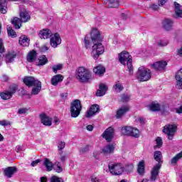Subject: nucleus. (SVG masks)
Returning <instances> with one entry per match:
<instances>
[{
	"label": "nucleus",
	"instance_id": "nucleus-64",
	"mask_svg": "<svg viewBox=\"0 0 182 182\" xmlns=\"http://www.w3.org/2000/svg\"><path fill=\"white\" fill-rule=\"evenodd\" d=\"M177 53H178V56L182 57V47L178 50Z\"/></svg>",
	"mask_w": 182,
	"mask_h": 182
},
{
	"label": "nucleus",
	"instance_id": "nucleus-32",
	"mask_svg": "<svg viewBox=\"0 0 182 182\" xmlns=\"http://www.w3.org/2000/svg\"><path fill=\"white\" fill-rule=\"evenodd\" d=\"M7 0H0V12L1 14H6L8 9Z\"/></svg>",
	"mask_w": 182,
	"mask_h": 182
},
{
	"label": "nucleus",
	"instance_id": "nucleus-29",
	"mask_svg": "<svg viewBox=\"0 0 182 182\" xmlns=\"http://www.w3.org/2000/svg\"><path fill=\"white\" fill-rule=\"evenodd\" d=\"M93 72L95 75L101 76V75H103L106 72V68L103 65H97L93 69Z\"/></svg>",
	"mask_w": 182,
	"mask_h": 182
},
{
	"label": "nucleus",
	"instance_id": "nucleus-45",
	"mask_svg": "<svg viewBox=\"0 0 182 182\" xmlns=\"http://www.w3.org/2000/svg\"><path fill=\"white\" fill-rule=\"evenodd\" d=\"M7 32L9 36H11L12 38H16V33L15 32V31H14V29H12V28L9 27L7 28Z\"/></svg>",
	"mask_w": 182,
	"mask_h": 182
},
{
	"label": "nucleus",
	"instance_id": "nucleus-1",
	"mask_svg": "<svg viewBox=\"0 0 182 182\" xmlns=\"http://www.w3.org/2000/svg\"><path fill=\"white\" fill-rule=\"evenodd\" d=\"M102 35L97 28H93L91 31V41L93 43L91 55L95 60L99 59L100 55L105 53V47L102 44Z\"/></svg>",
	"mask_w": 182,
	"mask_h": 182
},
{
	"label": "nucleus",
	"instance_id": "nucleus-61",
	"mask_svg": "<svg viewBox=\"0 0 182 182\" xmlns=\"http://www.w3.org/2000/svg\"><path fill=\"white\" fill-rule=\"evenodd\" d=\"M176 112L178 113V114H182V106L180 107L176 108Z\"/></svg>",
	"mask_w": 182,
	"mask_h": 182
},
{
	"label": "nucleus",
	"instance_id": "nucleus-7",
	"mask_svg": "<svg viewBox=\"0 0 182 182\" xmlns=\"http://www.w3.org/2000/svg\"><path fill=\"white\" fill-rule=\"evenodd\" d=\"M108 168L113 176H122L124 173V166L122 164H109Z\"/></svg>",
	"mask_w": 182,
	"mask_h": 182
},
{
	"label": "nucleus",
	"instance_id": "nucleus-54",
	"mask_svg": "<svg viewBox=\"0 0 182 182\" xmlns=\"http://www.w3.org/2000/svg\"><path fill=\"white\" fill-rule=\"evenodd\" d=\"M26 113H28V109L27 108H21L18 111V114H26Z\"/></svg>",
	"mask_w": 182,
	"mask_h": 182
},
{
	"label": "nucleus",
	"instance_id": "nucleus-52",
	"mask_svg": "<svg viewBox=\"0 0 182 182\" xmlns=\"http://www.w3.org/2000/svg\"><path fill=\"white\" fill-rule=\"evenodd\" d=\"M54 170H55L57 173H62L63 168H62V167L59 166V162H58L57 165L54 167Z\"/></svg>",
	"mask_w": 182,
	"mask_h": 182
},
{
	"label": "nucleus",
	"instance_id": "nucleus-49",
	"mask_svg": "<svg viewBox=\"0 0 182 182\" xmlns=\"http://www.w3.org/2000/svg\"><path fill=\"white\" fill-rule=\"evenodd\" d=\"M121 100L122 102H129L130 100V95L129 94H122L121 95Z\"/></svg>",
	"mask_w": 182,
	"mask_h": 182
},
{
	"label": "nucleus",
	"instance_id": "nucleus-55",
	"mask_svg": "<svg viewBox=\"0 0 182 182\" xmlns=\"http://www.w3.org/2000/svg\"><path fill=\"white\" fill-rule=\"evenodd\" d=\"M63 151H60L59 154L60 156V161H65V160H66V155H63Z\"/></svg>",
	"mask_w": 182,
	"mask_h": 182
},
{
	"label": "nucleus",
	"instance_id": "nucleus-24",
	"mask_svg": "<svg viewBox=\"0 0 182 182\" xmlns=\"http://www.w3.org/2000/svg\"><path fill=\"white\" fill-rule=\"evenodd\" d=\"M17 169L16 167L14 166H9L4 169V176L8 177V178H11L12 177L13 174H15L16 173Z\"/></svg>",
	"mask_w": 182,
	"mask_h": 182
},
{
	"label": "nucleus",
	"instance_id": "nucleus-56",
	"mask_svg": "<svg viewBox=\"0 0 182 182\" xmlns=\"http://www.w3.org/2000/svg\"><path fill=\"white\" fill-rule=\"evenodd\" d=\"M39 163H41V160L36 159V161H33L31 162V166H32V167H35V166H38V164H39Z\"/></svg>",
	"mask_w": 182,
	"mask_h": 182
},
{
	"label": "nucleus",
	"instance_id": "nucleus-21",
	"mask_svg": "<svg viewBox=\"0 0 182 182\" xmlns=\"http://www.w3.org/2000/svg\"><path fill=\"white\" fill-rule=\"evenodd\" d=\"M127 112H129L128 106L122 107L117 111L115 117L117 119H122V117H123V116H124V114H126V113H127Z\"/></svg>",
	"mask_w": 182,
	"mask_h": 182
},
{
	"label": "nucleus",
	"instance_id": "nucleus-2",
	"mask_svg": "<svg viewBox=\"0 0 182 182\" xmlns=\"http://www.w3.org/2000/svg\"><path fill=\"white\" fill-rule=\"evenodd\" d=\"M76 76L81 83H87L92 80V72L85 67H79L76 70Z\"/></svg>",
	"mask_w": 182,
	"mask_h": 182
},
{
	"label": "nucleus",
	"instance_id": "nucleus-16",
	"mask_svg": "<svg viewBox=\"0 0 182 182\" xmlns=\"http://www.w3.org/2000/svg\"><path fill=\"white\" fill-rule=\"evenodd\" d=\"M162 25L165 31H171L174 25V21L170 18H166L163 21Z\"/></svg>",
	"mask_w": 182,
	"mask_h": 182
},
{
	"label": "nucleus",
	"instance_id": "nucleus-14",
	"mask_svg": "<svg viewBox=\"0 0 182 182\" xmlns=\"http://www.w3.org/2000/svg\"><path fill=\"white\" fill-rule=\"evenodd\" d=\"M175 77H176V89L181 90V89H182V68H181L179 70L177 71V73H176Z\"/></svg>",
	"mask_w": 182,
	"mask_h": 182
},
{
	"label": "nucleus",
	"instance_id": "nucleus-50",
	"mask_svg": "<svg viewBox=\"0 0 182 182\" xmlns=\"http://www.w3.org/2000/svg\"><path fill=\"white\" fill-rule=\"evenodd\" d=\"M50 182H64L62 178H59L56 176H53L50 178Z\"/></svg>",
	"mask_w": 182,
	"mask_h": 182
},
{
	"label": "nucleus",
	"instance_id": "nucleus-4",
	"mask_svg": "<svg viewBox=\"0 0 182 182\" xmlns=\"http://www.w3.org/2000/svg\"><path fill=\"white\" fill-rule=\"evenodd\" d=\"M118 58L122 65H126V62H127V66L128 68L129 75H133V65H132V55L129 54V52L123 51L122 53L119 54Z\"/></svg>",
	"mask_w": 182,
	"mask_h": 182
},
{
	"label": "nucleus",
	"instance_id": "nucleus-19",
	"mask_svg": "<svg viewBox=\"0 0 182 182\" xmlns=\"http://www.w3.org/2000/svg\"><path fill=\"white\" fill-rule=\"evenodd\" d=\"M174 9H175V14L173 17L176 18V19H180V18H182L181 6L176 1L174 2Z\"/></svg>",
	"mask_w": 182,
	"mask_h": 182
},
{
	"label": "nucleus",
	"instance_id": "nucleus-30",
	"mask_svg": "<svg viewBox=\"0 0 182 182\" xmlns=\"http://www.w3.org/2000/svg\"><path fill=\"white\" fill-rule=\"evenodd\" d=\"M18 42L21 46H29V38L26 36H21Z\"/></svg>",
	"mask_w": 182,
	"mask_h": 182
},
{
	"label": "nucleus",
	"instance_id": "nucleus-9",
	"mask_svg": "<svg viewBox=\"0 0 182 182\" xmlns=\"http://www.w3.org/2000/svg\"><path fill=\"white\" fill-rule=\"evenodd\" d=\"M16 92V86H11L10 87V90L9 91H4L1 93H0V96L3 100H8V99H11L12 96H14V94Z\"/></svg>",
	"mask_w": 182,
	"mask_h": 182
},
{
	"label": "nucleus",
	"instance_id": "nucleus-15",
	"mask_svg": "<svg viewBox=\"0 0 182 182\" xmlns=\"http://www.w3.org/2000/svg\"><path fill=\"white\" fill-rule=\"evenodd\" d=\"M167 66V61L160 60L151 65L152 69L156 70H163Z\"/></svg>",
	"mask_w": 182,
	"mask_h": 182
},
{
	"label": "nucleus",
	"instance_id": "nucleus-34",
	"mask_svg": "<svg viewBox=\"0 0 182 182\" xmlns=\"http://www.w3.org/2000/svg\"><path fill=\"white\" fill-rule=\"evenodd\" d=\"M43 164L46 168L47 171H52L53 168V164H52V161H50V160L48 159V158H46L44 159Z\"/></svg>",
	"mask_w": 182,
	"mask_h": 182
},
{
	"label": "nucleus",
	"instance_id": "nucleus-57",
	"mask_svg": "<svg viewBox=\"0 0 182 182\" xmlns=\"http://www.w3.org/2000/svg\"><path fill=\"white\" fill-rule=\"evenodd\" d=\"M4 50H5L4 43L2 42V39L0 38V53H2Z\"/></svg>",
	"mask_w": 182,
	"mask_h": 182
},
{
	"label": "nucleus",
	"instance_id": "nucleus-48",
	"mask_svg": "<svg viewBox=\"0 0 182 182\" xmlns=\"http://www.w3.org/2000/svg\"><path fill=\"white\" fill-rule=\"evenodd\" d=\"M63 66L61 64H58L56 65H53L52 67V70H53V72H54V73H58V70H61Z\"/></svg>",
	"mask_w": 182,
	"mask_h": 182
},
{
	"label": "nucleus",
	"instance_id": "nucleus-17",
	"mask_svg": "<svg viewBox=\"0 0 182 182\" xmlns=\"http://www.w3.org/2000/svg\"><path fill=\"white\" fill-rule=\"evenodd\" d=\"M154 159L157 161V164L155 166H161L163 164V155L161 154V151H155L154 152Z\"/></svg>",
	"mask_w": 182,
	"mask_h": 182
},
{
	"label": "nucleus",
	"instance_id": "nucleus-27",
	"mask_svg": "<svg viewBox=\"0 0 182 182\" xmlns=\"http://www.w3.org/2000/svg\"><path fill=\"white\" fill-rule=\"evenodd\" d=\"M37 56H38V54L36 53V51L35 50L30 51L27 55V62H29L30 63H32V62H35Z\"/></svg>",
	"mask_w": 182,
	"mask_h": 182
},
{
	"label": "nucleus",
	"instance_id": "nucleus-43",
	"mask_svg": "<svg viewBox=\"0 0 182 182\" xmlns=\"http://www.w3.org/2000/svg\"><path fill=\"white\" fill-rule=\"evenodd\" d=\"M129 136H132L133 137H139V136H140V132H139V129H137V128H132Z\"/></svg>",
	"mask_w": 182,
	"mask_h": 182
},
{
	"label": "nucleus",
	"instance_id": "nucleus-8",
	"mask_svg": "<svg viewBox=\"0 0 182 182\" xmlns=\"http://www.w3.org/2000/svg\"><path fill=\"white\" fill-rule=\"evenodd\" d=\"M162 132L168 136V140H173L176 132H177V126L176 124H166L164 127Z\"/></svg>",
	"mask_w": 182,
	"mask_h": 182
},
{
	"label": "nucleus",
	"instance_id": "nucleus-40",
	"mask_svg": "<svg viewBox=\"0 0 182 182\" xmlns=\"http://www.w3.org/2000/svg\"><path fill=\"white\" fill-rule=\"evenodd\" d=\"M84 45L86 49H90V48L92 47V43H90V38H89V36H85Z\"/></svg>",
	"mask_w": 182,
	"mask_h": 182
},
{
	"label": "nucleus",
	"instance_id": "nucleus-3",
	"mask_svg": "<svg viewBox=\"0 0 182 182\" xmlns=\"http://www.w3.org/2000/svg\"><path fill=\"white\" fill-rule=\"evenodd\" d=\"M20 18L14 17L11 20L12 25L14 26V28L16 29H20L22 24L21 22L26 23L28 21H31V14H29V12L26 10H23L20 11Z\"/></svg>",
	"mask_w": 182,
	"mask_h": 182
},
{
	"label": "nucleus",
	"instance_id": "nucleus-58",
	"mask_svg": "<svg viewBox=\"0 0 182 182\" xmlns=\"http://www.w3.org/2000/svg\"><path fill=\"white\" fill-rule=\"evenodd\" d=\"M91 181L92 182H101L100 179H99V178L93 176L91 177Z\"/></svg>",
	"mask_w": 182,
	"mask_h": 182
},
{
	"label": "nucleus",
	"instance_id": "nucleus-10",
	"mask_svg": "<svg viewBox=\"0 0 182 182\" xmlns=\"http://www.w3.org/2000/svg\"><path fill=\"white\" fill-rule=\"evenodd\" d=\"M50 43L52 48H58V45L62 43V38H60V36L59 33H56L54 35L51 36Z\"/></svg>",
	"mask_w": 182,
	"mask_h": 182
},
{
	"label": "nucleus",
	"instance_id": "nucleus-20",
	"mask_svg": "<svg viewBox=\"0 0 182 182\" xmlns=\"http://www.w3.org/2000/svg\"><path fill=\"white\" fill-rule=\"evenodd\" d=\"M52 31L48 28L43 29L39 33V36L41 39H48V38H52Z\"/></svg>",
	"mask_w": 182,
	"mask_h": 182
},
{
	"label": "nucleus",
	"instance_id": "nucleus-22",
	"mask_svg": "<svg viewBox=\"0 0 182 182\" xmlns=\"http://www.w3.org/2000/svg\"><path fill=\"white\" fill-rule=\"evenodd\" d=\"M39 80H35L33 77H27L23 79V82L26 86H28V87H31L32 86H35Z\"/></svg>",
	"mask_w": 182,
	"mask_h": 182
},
{
	"label": "nucleus",
	"instance_id": "nucleus-46",
	"mask_svg": "<svg viewBox=\"0 0 182 182\" xmlns=\"http://www.w3.org/2000/svg\"><path fill=\"white\" fill-rule=\"evenodd\" d=\"M168 45V41L166 40H160L159 41L157 42V46L159 48H163L164 46H167Z\"/></svg>",
	"mask_w": 182,
	"mask_h": 182
},
{
	"label": "nucleus",
	"instance_id": "nucleus-42",
	"mask_svg": "<svg viewBox=\"0 0 182 182\" xmlns=\"http://www.w3.org/2000/svg\"><path fill=\"white\" fill-rule=\"evenodd\" d=\"M156 145L154 146V150H156V149H160V147H161V146H163V139H161L160 137H157L156 139Z\"/></svg>",
	"mask_w": 182,
	"mask_h": 182
},
{
	"label": "nucleus",
	"instance_id": "nucleus-44",
	"mask_svg": "<svg viewBox=\"0 0 182 182\" xmlns=\"http://www.w3.org/2000/svg\"><path fill=\"white\" fill-rule=\"evenodd\" d=\"M134 168V166H133V164H127L124 167V171H126L127 173H132Z\"/></svg>",
	"mask_w": 182,
	"mask_h": 182
},
{
	"label": "nucleus",
	"instance_id": "nucleus-13",
	"mask_svg": "<svg viewBox=\"0 0 182 182\" xmlns=\"http://www.w3.org/2000/svg\"><path fill=\"white\" fill-rule=\"evenodd\" d=\"M96 113H99V105L95 104L90 107L89 110L87 111L85 117H92V116H95Z\"/></svg>",
	"mask_w": 182,
	"mask_h": 182
},
{
	"label": "nucleus",
	"instance_id": "nucleus-33",
	"mask_svg": "<svg viewBox=\"0 0 182 182\" xmlns=\"http://www.w3.org/2000/svg\"><path fill=\"white\" fill-rule=\"evenodd\" d=\"M149 110H151V112H159L160 111V109H161L160 104L156 102H151L149 105Z\"/></svg>",
	"mask_w": 182,
	"mask_h": 182
},
{
	"label": "nucleus",
	"instance_id": "nucleus-5",
	"mask_svg": "<svg viewBox=\"0 0 182 182\" xmlns=\"http://www.w3.org/2000/svg\"><path fill=\"white\" fill-rule=\"evenodd\" d=\"M136 78L139 82H147L151 79V71L144 67H139L136 73Z\"/></svg>",
	"mask_w": 182,
	"mask_h": 182
},
{
	"label": "nucleus",
	"instance_id": "nucleus-63",
	"mask_svg": "<svg viewBox=\"0 0 182 182\" xmlns=\"http://www.w3.org/2000/svg\"><path fill=\"white\" fill-rule=\"evenodd\" d=\"M87 130H88V132H92L93 131V127L92 125H87Z\"/></svg>",
	"mask_w": 182,
	"mask_h": 182
},
{
	"label": "nucleus",
	"instance_id": "nucleus-60",
	"mask_svg": "<svg viewBox=\"0 0 182 182\" xmlns=\"http://www.w3.org/2000/svg\"><path fill=\"white\" fill-rule=\"evenodd\" d=\"M166 2H167L166 0H159L158 5L159 6H163V5H164V4H166Z\"/></svg>",
	"mask_w": 182,
	"mask_h": 182
},
{
	"label": "nucleus",
	"instance_id": "nucleus-36",
	"mask_svg": "<svg viewBox=\"0 0 182 182\" xmlns=\"http://www.w3.org/2000/svg\"><path fill=\"white\" fill-rule=\"evenodd\" d=\"M132 130H133V127H124L121 129V133L124 136H130Z\"/></svg>",
	"mask_w": 182,
	"mask_h": 182
},
{
	"label": "nucleus",
	"instance_id": "nucleus-62",
	"mask_svg": "<svg viewBox=\"0 0 182 182\" xmlns=\"http://www.w3.org/2000/svg\"><path fill=\"white\" fill-rule=\"evenodd\" d=\"M151 9L153 11H157L159 9V6L157 4H153L151 6Z\"/></svg>",
	"mask_w": 182,
	"mask_h": 182
},
{
	"label": "nucleus",
	"instance_id": "nucleus-35",
	"mask_svg": "<svg viewBox=\"0 0 182 182\" xmlns=\"http://www.w3.org/2000/svg\"><path fill=\"white\" fill-rule=\"evenodd\" d=\"M114 92L116 93H120L124 89L123 85L120 82H117L113 86Z\"/></svg>",
	"mask_w": 182,
	"mask_h": 182
},
{
	"label": "nucleus",
	"instance_id": "nucleus-18",
	"mask_svg": "<svg viewBox=\"0 0 182 182\" xmlns=\"http://www.w3.org/2000/svg\"><path fill=\"white\" fill-rule=\"evenodd\" d=\"M40 119L44 126H52V118L48 117L46 114H40Z\"/></svg>",
	"mask_w": 182,
	"mask_h": 182
},
{
	"label": "nucleus",
	"instance_id": "nucleus-28",
	"mask_svg": "<svg viewBox=\"0 0 182 182\" xmlns=\"http://www.w3.org/2000/svg\"><path fill=\"white\" fill-rule=\"evenodd\" d=\"M114 151V145L113 144H108L102 149V153L104 154H110Z\"/></svg>",
	"mask_w": 182,
	"mask_h": 182
},
{
	"label": "nucleus",
	"instance_id": "nucleus-37",
	"mask_svg": "<svg viewBox=\"0 0 182 182\" xmlns=\"http://www.w3.org/2000/svg\"><path fill=\"white\" fill-rule=\"evenodd\" d=\"M48 63V58L46 55H41L38 58V63H37V66H43Z\"/></svg>",
	"mask_w": 182,
	"mask_h": 182
},
{
	"label": "nucleus",
	"instance_id": "nucleus-31",
	"mask_svg": "<svg viewBox=\"0 0 182 182\" xmlns=\"http://www.w3.org/2000/svg\"><path fill=\"white\" fill-rule=\"evenodd\" d=\"M108 8H119V0H105Z\"/></svg>",
	"mask_w": 182,
	"mask_h": 182
},
{
	"label": "nucleus",
	"instance_id": "nucleus-6",
	"mask_svg": "<svg viewBox=\"0 0 182 182\" xmlns=\"http://www.w3.org/2000/svg\"><path fill=\"white\" fill-rule=\"evenodd\" d=\"M70 112L71 113V117L76 118L80 114V112H82V104L80 103V100H75L71 103Z\"/></svg>",
	"mask_w": 182,
	"mask_h": 182
},
{
	"label": "nucleus",
	"instance_id": "nucleus-25",
	"mask_svg": "<svg viewBox=\"0 0 182 182\" xmlns=\"http://www.w3.org/2000/svg\"><path fill=\"white\" fill-rule=\"evenodd\" d=\"M106 92H107V86H106L105 84H100L99 86V90H97L96 92V96H105V95H106Z\"/></svg>",
	"mask_w": 182,
	"mask_h": 182
},
{
	"label": "nucleus",
	"instance_id": "nucleus-51",
	"mask_svg": "<svg viewBox=\"0 0 182 182\" xmlns=\"http://www.w3.org/2000/svg\"><path fill=\"white\" fill-rule=\"evenodd\" d=\"M65 146H66V144L64 141H60L58 142V150L60 151H62V150H63L65 149Z\"/></svg>",
	"mask_w": 182,
	"mask_h": 182
},
{
	"label": "nucleus",
	"instance_id": "nucleus-53",
	"mask_svg": "<svg viewBox=\"0 0 182 182\" xmlns=\"http://www.w3.org/2000/svg\"><path fill=\"white\" fill-rule=\"evenodd\" d=\"M0 125L3 126L4 127H5L6 126H11V122H9V121H6V120H1V121H0Z\"/></svg>",
	"mask_w": 182,
	"mask_h": 182
},
{
	"label": "nucleus",
	"instance_id": "nucleus-39",
	"mask_svg": "<svg viewBox=\"0 0 182 182\" xmlns=\"http://www.w3.org/2000/svg\"><path fill=\"white\" fill-rule=\"evenodd\" d=\"M16 58V55L9 53L6 55V63H11V62Z\"/></svg>",
	"mask_w": 182,
	"mask_h": 182
},
{
	"label": "nucleus",
	"instance_id": "nucleus-12",
	"mask_svg": "<svg viewBox=\"0 0 182 182\" xmlns=\"http://www.w3.org/2000/svg\"><path fill=\"white\" fill-rule=\"evenodd\" d=\"M160 168H161V166H160L159 165H155L153 166L152 169L151 170V181H156L157 178H159Z\"/></svg>",
	"mask_w": 182,
	"mask_h": 182
},
{
	"label": "nucleus",
	"instance_id": "nucleus-11",
	"mask_svg": "<svg viewBox=\"0 0 182 182\" xmlns=\"http://www.w3.org/2000/svg\"><path fill=\"white\" fill-rule=\"evenodd\" d=\"M114 136V129L113 127H109L102 134L103 139H105L108 142L112 141L113 136Z\"/></svg>",
	"mask_w": 182,
	"mask_h": 182
},
{
	"label": "nucleus",
	"instance_id": "nucleus-26",
	"mask_svg": "<svg viewBox=\"0 0 182 182\" xmlns=\"http://www.w3.org/2000/svg\"><path fill=\"white\" fill-rule=\"evenodd\" d=\"M33 86V87L31 90V95H39V93L41 92V90H42V83L40 81H38L36 84H35Z\"/></svg>",
	"mask_w": 182,
	"mask_h": 182
},
{
	"label": "nucleus",
	"instance_id": "nucleus-38",
	"mask_svg": "<svg viewBox=\"0 0 182 182\" xmlns=\"http://www.w3.org/2000/svg\"><path fill=\"white\" fill-rule=\"evenodd\" d=\"M181 159H182V151L171 159V164H177Z\"/></svg>",
	"mask_w": 182,
	"mask_h": 182
},
{
	"label": "nucleus",
	"instance_id": "nucleus-41",
	"mask_svg": "<svg viewBox=\"0 0 182 182\" xmlns=\"http://www.w3.org/2000/svg\"><path fill=\"white\" fill-rule=\"evenodd\" d=\"M137 171L139 174H143L144 173V161H139Z\"/></svg>",
	"mask_w": 182,
	"mask_h": 182
},
{
	"label": "nucleus",
	"instance_id": "nucleus-59",
	"mask_svg": "<svg viewBox=\"0 0 182 182\" xmlns=\"http://www.w3.org/2000/svg\"><path fill=\"white\" fill-rule=\"evenodd\" d=\"M41 52L45 53L47 50H49V48H48V46H43L41 49H40Z\"/></svg>",
	"mask_w": 182,
	"mask_h": 182
},
{
	"label": "nucleus",
	"instance_id": "nucleus-23",
	"mask_svg": "<svg viewBox=\"0 0 182 182\" xmlns=\"http://www.w3.org/2000/svg\"><path fill=\"white\" fill-rule=\"evenodd\" d=\"M63 75L60 74L53 76L51 78V85H53V86H58V83L63 82Z\"/></svg>",
	"mask_w": 182,
	"mask_h": 182
},
{
	"label": "nucleus",
	"instance_id": "nucleus-47",
	"mask_svg": "<svg viewBox=\"0 0 182 182\" xmlns=\"http://www.w3.org/2000/svg\"><path fill=\"white\" fill-rule=\"evenodd\" d=\"M90 149V145H86L80 149V153L81 154H85V153H87Z\"/></svg>",
	"mask_w": 182,
	"mask_h": 182
}]
</instances>
